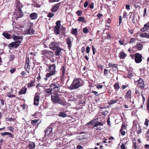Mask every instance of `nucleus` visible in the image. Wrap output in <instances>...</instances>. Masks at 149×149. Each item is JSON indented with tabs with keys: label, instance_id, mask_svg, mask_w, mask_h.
Masks as SVG:
<instances>
[{
	"label": "nucleus",
	"instance_id": "f3484780",
	"mask_svg": "<svg viewBox=\"0 0 149 149\" xmlns=\"http://www.w3.org/2000/svg\"><path fill=\"white\" fill-rule=\"evenodd\" d=\"M149 28V22L145 24L144 25V27L140 29L141 31L144 32L148 30Z\"/></svg>",
	"mask_w": 149,
	"mask_h": 149
},
{
	"label": "nucleus",
	"instance_id": "72a5a7b5",
	"mask_svg": "<svg viewBox=\"0 0 149 149\" xmlns=\"http://www.w3.org/2000/svg\"><path fill=\"white\" fill-rule=\"evenodd\" d=\"M35 144L34 142H31L29 144V148L30 149H32L35 147Z\"/></svg>",
	"mask_w": 149,
	"mask_h": 149
},
{
	"label": "nucleus",
	"instance_id": "c756f323",
	"mask_svg": "<svg viewBox=\"0 0 149 149\" xmlns=\"http://www.w3.org/2000/svg\"><path fill=\"white\" fill-rule=\"evenodd\" d=\"M27 90L26 88L25 87L22 88L20 91L19 92V94L20 95L24 94L25 93Z\"/></svg>",
	"mask_w": 149,
	"mask_h": 149
},
{
	"label": "nucleus",
	"instance_id": "e433bc0d",
	"mask_svg": "<svg viewBox=\"0 0 149 149\" xmlns=\"http://www.w3.org/2000/svg\"><path fill=\"white\" fill-rule=\"evenodd\" d=\"M37 102V93H36L35 95L34 98L33 104L34 105H37V104L36 102Z\"/></svg>",
	"mask_w": 149,
	"mask_h": 149
},
{
	"label": "nucleus",
	"instance_id": "412c9836",
	"mask_svg": "<svg viewBox=\"0 0 149 149\" xmlns=\"http://www.w3.org/2000/svg\"><path fill=\"white\" fill-rule=\"evenodd\" d=\"M135 47L138 50H141L143 48V45L141 43L137 44L135 46Z\"/></svg>",
	"mask_w": 149,
	"mask_h": 149
},
{
	"label": "nucleus",
	"instance_id": "a18cd8bd",
	"mask_svg": "<svg viewBox=\"0 0 149 149\" xmlns=\"http://www.w3.org/2000/svg\"><path fill=\"white\" fill-rule=\"evenodd\" d=\"M133 147L134 148V149H138V146L136 145V142H133Z\"/></svg>",
	"mask_w": 149,
	"mask_h": 149
},
{
	"label": "nucleus",
	"instance_id": "2eb2a0df",
	"mask_svg": "<svg viewBox=\"0 0 149 149\" xmlns=\"http://www.w3.org/2000/svg\"><path fill=\"white\" fill-rule=\"evenodd\" d=\"M52 90L50 88L46 89L45 90V94L46 96H49L50 95H52Z\"/></svg>",
	"mask_w": 149,
	"mask_h": 149
},
{
	"label": "nucleus",
	"instance_id": "79ce46f5",
	"mask_svg": "<svg viewBox=\"0 0 149 149\" xmlns=\"http://www.w3.org/2000/svg\"><path fill=\"white\" fill-rule=\"evenodd\" d=\"M136 131L138 134H139L141 133V129L140 127V126L139 125V128L138 129H137Z\"/></svg>",
	"mask_w": 149,
	"mask_h": 149
},
{
	"label": "nucleus",
	"instance_id": "8fccbe9b",
	"mask_svg": "<svg viewBox=\"0 0 149 149\" xmlns=\"http://www.w3.org/2000/svg\"><path fill=\"white\" fill-rule=\"evenodd\" d=\"M103 87V85H102L98 84L96 86V88L98 89H102Z\"/></svg>",
	"mask_w": 149,
	"mask_h": 149
},
{
	"label": "nucleus",
	"instance_id": "49530a36",
	"mask_svg": "<svg viewBox=\"0 0 149 149\" xmlns=\"http://www.w3.org/2000/svg\"><path fill=\"white\" fill-rule=\"evenodd\" d=\"M83 32L84 33L87 34L89 32V31L87 27H85L83 29Z\"/></svg>",
	"mask_w": 149,
	"mask_h": 149
},
{
	"label": "nucleus",
	"instance_id": "338daca9",
	"mask_svg": "<svg viewBox=\"0 0 149 149\" xmlns=\"http://www.w3.org/2000/svg\"><path fill=\"white\" fill-rule=\"evenodd\" d=\"M108 113V111H107L105 110V111H103L102 114L103 115H106Z\"/></svg>",
	"mask_w": 149,
	"mask_h": 149
},
{
	"label": "nucleus",
	"instance_id": "473e14b6",
	"mask_svg": "<svg viewBox=\"0 0 149 149\" xmlns=\"http://www.w3.org/2000/svg\"><path fill=\"white\" fill-rule=\"evenodd\" d=\"M77 21L84 22L85 23L86 22V21H85V18L83 17H79Z\"/></svg>",
	"mask_w": 149,
	"mask_h": 149
},
{
	"label": "nucleus",
	"instance_id": "6e6d98bb",
	"mask_svg": "<svg viewBox=\"0 0 149 149\" xmlns=\"http://www.w3.org/2000/svg\"><path fill=\"white\" fill-rule=\"evenodd\" d=\"M122 22V18L121 16H120L119 17V25H120Z\"/></svg>",
	"mask_w": 149,
	"mask_h": 149
},
{
	"label": "nucleus",
	"instance_id": "9d476101",
	"mask_svg": "<svg viewBox=\"0 0 149 149\" xmlns=\"http://www.w3.org/2000/svg\"><path fill=\"white\" fill-rule=\"evenodd\" d=\"M42 53L43 54H44L45 56L47 57L52 56L53 54V53L52 52L48 51L47 50H43L42 51Z\"/></svg>",
	"mask_w": 149,
	"mask_h": 149
},
{
	"label": "nucleus",
	"instance_id": "a211bd4d",
	"mask_svg": "<svg viewBox=\"0 0 149 149\" xmlns=\"http://www.w3.org/2000/svg\"><path fill=\"white\" fill-rule=\"evenodd\" d=\"M52 131V128L51 127H48L45 130V136H47L50 134Z\"/></svg>",
	"mask_w": 149,
	"mask_h": 149
},
{
	"label": "nucleus",
	"instance_id": "052dcab7",
	"mask_svg": "<svg viewBox=\"0 0 149 149\" xmlns=\"http://www.w3.org/2000/svg\"><path fill=\"white\" fill-rule=\"evenodd\" d=\"M126 127L125 125L122 124L120 129H122V130H123V129H126Z\"/></svg>",
	"mask_w": 149,
	"mask_h": 149
},
{
	"label": "nucleus",
	"instance_id": "69168bd1",
	"mask_svg": "<svg viewBox=\"0 0 149 149\" xmlns=\"http://www.w3.org/2000/svg\"><path fill=\"white\" fill-rule=\"evenodd\" d=\"M103 16V15L101 13H98L97 15V17L98 18H100Z\"/></svg>",
	"mask_w": 149,
	"mask_h": 149
},
{
	"label": "nucleus",
	"instance_id": "4468645a",
	"mask_svg": "<svg viewBox=\"0 0 149 149\" xmlns=\"http://www.w3.org/2000/svg\"><path fill=\"white\" fill-rule=\"evenodd\" d=\"M127 56V54L123 51H120L118 55V57L121 59H125Z\"/></svg>",
	"mask_w": 149,
	"mask_h": 149
},
{
	"label": "nucleus",
	"instance_id": "c85d7f7f",
	"mask_svg": "<svg viewBox=\"0 0 149 149\" xmlns=\"http://www.w3.org/2000/svg\"><path fill=\"white\" fill-rule=\"evenodd\" d=\"M58 116L60 117H61L63 118H65L67 116V114L65 112L62 111L59 112Z\"/></svg>",
	"mask_w": 149,
	"mask_h": 149
},
{
	"label": "nucleus",
	"instance_id": "4d7b16f0",
	"mask_svg": "<svg viewBox=\"0 0 149 149\" xmlns=\"http://www.w3.org/2000/svg\"><path fill=\"white\" fill-rule=\"evenodd\" d=\"M90 49V48L88 46L86 49V52L87 53L89 54Z\"/></svg>",
	"mask_w": 149,
	"mask_h": 149
},
{
	"label": "nucleus",
	"instance_id": "2f4dec72",
	"mask_svg": "<svg viewBox=\"0 0 149 149\" xmlns=\"http://www.w3.org/2000/svg\"><path fill=\"white\" fill-rule=\"evenodd\" d=\"M54 75V74L49 72V73H48L46 74L45 77L44 78V79L46 81H47L48 80L50 76Z\"/></svg>",
	"mask_w": 149,
	"mask_h": 149
},
{
	"label": "nucleus",
	"instance_id": "7ed1b4c3",
	"mask_svg": "<svg viewBox=\"0 0 149 149\" xmlns=\"http://www.w3.org/2000/svg\"><path fill=\"white\" fill-rule=\"evenodd\" d=\"M61 97V95L56 92H52L51 96L52 101L54 103L63 104V102Z\"/></svg>",
	"mask_w": 149,
	"mask_h": 149
},
{
	"label": "nucleus",
	"instance_id": "864d4df0",
	"mask_svg": "<svg viewBox=\"0 0 149 149\" xmlns=\"http://www.w3.org/2000/svg\"><path fill=\"white\" fill-rule=\"evenodd\" d=\"M120 132L121 134L122 135L124 136L125 134V131H123V130L120 129Z\"/></svg>",
	"mask_w": 149,
	"mask_h": 149
},
{
	"label": "nucleus",
	"instance_id": "423d86ee",
	"mask_svg": "<svg viewBox=\"0 0 149 149\" xmlns=\"http://www.w3.org/2000/svg\"><path fill=\"white\" fill-rule=\"evenodd\" d=\"M47 71L48 72L55 75L56 71V66L55 64H53L48 66V69Z\"/></svg>",
	"mask_w": 149,
	"mask_h": 149
},
{
	"label": "nucleus",
	"instance_id": "c9c22d12",
	"mask_svg": "<svg viewBox=\"0 0 149 149\" xmlns=\"http://www.w3.org/2000/svg\"><path fill=\"white\" fill-rule=\"evenodd\" d=\"M61 30L62 34H65L66 31V28L63 26H62L61 28Z\"/></svg>",
	"mask_w": 149,
	"mask_h": 149
},
{
	"label": "nucleus",
	"instance_id": "1a4fd4ad",
	"mask_svg": "<svg viewBox=\"0 0 149 149\" xmlns=\"http://www.w3.org/2000/svg\"><path fill=\"white\" fill-rule=\"evenodd\" d=\"M60 5V3H59L54 5L51 8V11L52 12H56L58 10L59 6Z\"/></svg>",
	"mask_w": 149,
	"mask_h": 149
},
{
	"label": "nucleus",
	"instance_id": "aec40b11",
	"mask_svg": "<svg viewBox=\"0 0 149 149\" xmlns=\"http://www.w3.org/2000/svg\"><path fill=\"white\" fill-rule=\"evenodd\" d=\"M17 11L19 13V15L18 17H16L15 15H14V18L16 19H17L18 18H20L22 17L23 16V14L20 8H18L17 10Z\"/></svg>",
	"mask_w": 149,
	"mask_h": 149
},
{
	"label": "nucleus",
	"instance_id": "58836bf2",
	"mask_svg": "<svg viewBox=\"0 0 149 149\" xmlns=\"http://www.w3.org/2000/svg\"><path fill=\"white\" fill-rule=\"evenodd\" d=\"M77 29H73V28L71 31V33L73 35H76L77 33Z\"/></svg>",
	"mask_w": 149,
	"mask_h": 149
},
{
	"label": "nucleus",
	"instance_id": "603ef678",
	"mask_svg": "<svg viewBox=\"0 0 149 149\" xmlns=\"http://www.w3.org/2000/svg\"><path fill=\"white\" fill-rule=\"evenodd\" d=\"M148 123L149 120L147 119H146L144 123V125L148 127Z\"/></svg>",
	"mask_w": 149,
	"mask_h": 149
},
{
	"label": "nucleus",
	"instance_id": "c03bdc74",
	"mask_svg": "<svg viewBox=\"0 0 149 149\" xmlns=\"http://www.w3.org/2000/svg\"><path fill=\"white\" fill-rule=\"evenodd\" d=\"M56 26L60 27L61 26V21L58 20L56 22Z\"/></svg>",
	"mask_w": 149,
	"mask_h": 149
},
{
	"label": "nucleus",
	"instance_id": "774afa93",
	"mask_svg": "<svg viewBox=\"0 0 149 149\" xmlns=\"http://www.w3.org/2000/svg\"><path fill=\"white\" fill-rule=\"evenodd\" d=\"M120 148L122 149H125V147L124 144H122L120 146Z\"/></svg>",
	"mask_w": 149,
	"mask_h": 149
},
{
	"label": "nucleus",
	"instance_id": "3c124183",
	"mask_svg": "<svg viewBox=\"0 0 149 149\" xmlns=\"http://www.w3.org/2000/svg\"><path fill=\"white\" fill-rule=\"evenodd\" d=\"M54 15V14L52 13H49L47 15L48 17L52 18L53 17Z\"/></svg>",
	"mask_w": 149,
	"mask_h": 149
},
{
	"label": "nucleus",
	"instance_id": "f704fd0d",
	"mask_svg": "<svg viewBox=\"0 0 149 149\" xmlns=\"http://www.w3.org/2000/svg\"><path fill=\"white\" fill-rule=\"evenodd\" d=\"M39 76L38 77V79H40V73H42L43 71V69L42 66L39 67Z\"/></svg>",
	"mask_w": 149,
	"mask_h": 149
},
{
	"label": "nucleus",
	"instance_id": "a878e982",
	"mask_svg": "<svg viewBox=\"0 0 149 149\" xmlns=\"http://www.w3.org/2000/svg\"><path fill=\"white\" fill-rule=\"evenodd\" d=\"M65 65L62 66L61 69L60 71L61 72V76L63 77L65 75Z\"/></svg>",
	"mask_w": 149,
	"mask_h": 149
},
{
	"label": "nucleus",
	"instance_id": "0eeeda50",
	"mask_svg": "<svg viewBox=\"0 0 149 149\" xmlns=\"http://www.w3.org/2000/svg\"><path fill=\"white\" fill-rule=\"evenodd\" d=\"M30 61L29 58V57L27 56L26 57V59L25 62V65L24 66V68L26 71L29 73V72L30 65L29 63Z\"/></svg>",
	"mask_w": 149,
	"mask_h": 149
},
{
	"label": "nucleus",
	"instance_id": "a19ab883",
	"mask_svg": "<svg viewBox=\"0 0 149 149\" xmlns=\"http://www.w3.org/2000/svg\"><path fill=\"white\" fill-rule=\"evenodd\" d=\"M6 135H10L11 136V138H13V135L10 133L8 132H5L2 133L1 134V135L2 136H4Z\"/></svg>",
	"mask_w": 149,
	"mask_h": 149
},
{
	"label": "nucleus",
	"instance_id": "09e8293b",
	"mask_svg": "<svg viewBox=\"0 0 149 149\" xmlns=\"http://www.w3.org/2000/svg\"><path fill=\"white\" fill-rule=\"evenodd\" d=\"M135 94L137 95V97H139L140 96V93L138 90H135Z\"/></svg>",
	"mask_w": 149,
	"mask_h": 149
},
{
	"label": "nucleus",
	"instance_id": "f8f14e48",
	"mask_svg": "<svg viewBox=\"0 0 149 149\" xmlns=\"http://www.w3.org/2000/svg\"><path fill=\"white\" fill-rule=\"evenodd\" d=\"M49 46L51 49L54 50L57 49V48L59 47L57 43L53 42L50 43Z\"/></svg>",
	"mask_w": 149,
	"mask_h": 149
},
{
	"label": "nucleus",
	"instance_id": "ddd939ff",
	"mask_svg": "<svg viewBox=\"0 0 149 149\" xmlns=\"http://www.w3.org/2000/svg\"><path fill=\"white\" fill-rule=\"evenodd\" d=\"M66 42L67 45H68V47L70 50L71 49L72 46V42L70 38L69 37H68L66 39Z\"/></svg>",
	"mask_w": 149,
	"mask_h": 149
},
{
	"label": "nucleus",
	"instance_id": "4c0bfd02",
	"mask_svg": "<svg viewBox=\"0 0 149 149\" xmlns=\"http://www.w3.org/2000/svg\"><path fill=\"white\" fill-rule=\"evenodd\" d=\"M34 81H31L30 83H29L28 84V87L30 88L33 86L34 85Z\"/></svg>",
	"mask_w": 149,
	"mask_h": 149
},
{
	"label": "nucleus",
	"instance_id": "393cba45",
	"mask_svg": "<svg viewBox=\"0 0 149 149\" xmlns=\"http://www.w3.org/2000/svg\"><path fill=\"white\" fill-rule=\"evenodd\" d=\"M3 35L7 39H10L12 38L11 36L9 33L5 32H3Z\"/></svg>",
	"mask_w": 149,
	"mask_h": 149
},
{
	"label": "nucleus",
	"instance_id": "9b49d317",
	"mask_svg": "<svg viewBox=\"0 0 149 149\" xmlns=\"http://www.w3.org/2000/svg\"><path fill=\"white\" fill-rule=\"evenodd\" d=\"M125 98L127 100H130V102L132 99V91L130 90H128L125 96Z\"/></svg>",
	"mask_w": 149,
	"mask_h": 149
},
{
	"label": "nucleus",
	"instance_id": "6ab92c4d",
	"mask_svg": "<svg viewBox=\"0 0 149 149\" xmlns=\"http://www.w3.org/2000/svg\"><path fill=\"white\" fill-rule=\"evenodd\" d=\"M33 31L32 29H28L24 31V34H32L33 33Z\"/></svg>",
	"mask_w": 149,
	"mask_h": 149
},
{
	"label": "nucleus",
	"instance_id": "680f3d73",
	"mask_svg": "<svg viewBox=\"0 0 149 149\" xmlns=\"http://www.w3.org/2000/svg\"><path fill=\"white\" fill-rule=\"evenodd\" d=\"M147 109L148 111H149V98L147 102Z\"/></svg>",
	"mask_w": 149,
	"mask_h": 149
},
{
	"label": "nucleus",
	"instance_id": "e2e57ef3",
	"mask_svg": "<svg viewBox=\"0 0 149 149\" xmlns=\"http://www.w3.org/2000/svg\"><path fill=\"white\" fill-rule=\"evenodd\" d=\"M94 3H92L89 6V8L91 9H93L94 8Z\"/></svg>",
	"mask_w": 149,
	"mask_h": 149
},
{
	"label": "nucleus",
	"instance_id": "bb28decb",
	"mask_svg": "<svg viewBox=\"0 0 149 149\" xmlns=\"http://www.w3.org/2000/svg\"><path fill=\"white\" fill-rule=\"evenodd\" d=\"M139 36L141 37L149 38V34L146 32L141 33L140 34Z\"/></svg>",
	"mask_w": 149,
	"mask_h": 149
},
{
	"label": "nucleus",
	"instance_id": "bf43d9fd",
	"mask_svg": "<svg viewBox=\"0 0 149 149\" xmlns=\"http://www.w3.org/2000/svg\"><path fill=\"white\" fill-rule=\"evenodd\" d=\"M127 12L126 11H124L123 14V18H126L127 16Z\"/></svg>",
	"mask_w": 149,
	"mask_h": 149
},
{
	"label": "nucleus",
	"instance_id": "7c9ffc66",
	"mask_svg": "<svg viewBox=\"0 0 149 149\" xmlns=\"http://www.w3.org/2000/svg\"><path fill=\"white\" fill-rule=\"evenodd\" d=\"M37 17V14L35 13H32L30 15V17L32 19H36Z\"/></svg>",
	"mask_w": 149,
	"mask_h": 149
},
{
	"label": "nucleus",
	"instance_id": "de8ad7c7",
	"mask_svg": "<svg viewBox=\"0 0 149 149\" xmlns=\"http://www.w3.org/2000/svg\"><path fill=\"white\" fill-rule=\"evenodd\" d=\"M96 120L95 119L93 120H92L90 121L89 122L87 123V124L88 125H93L94 124V123H95V121Z\"/></svg>",
	"mask_w": 149,
	"mask_h": 149
},
{
	"label": "nucleus",
	"instance_id": "5701e85b",
	"mask_svg": "<svg viewBox=\"0 0 149 149\" xmlns=\"http://www.w3.org/2000/svg\"><path fill=\"white\" fill-rule=\"evenodd\" d=\"M117 101L118 100H111L109 101H108V104L109 106H111L112 105L114 104L115 103H116L117 102Z\"/></svg>",
	"mask_w": 149,
	"mask_h": 149
},
{
	"label": "nucleus",
	"instance_id": "37998d69",
	"mask_svg": "<svg viewBox=\"0 0 149 149\" xmlns=\"http://www.w3.org/2000/svg\"><path fill=\"white\" fill-rule=\"evenodd\" d=\"M76 13L78 16H79L82 15V12L81 10H79L76 11Z\"/></svg>",
	"mask_w": 149,
	"mask_h": 149
},
{
	"label": "nucleus",
	"instance_id": "ea45409f",
	"mask_svg": "<svg viewBox=\"0 0 149 149\" xmlns=\"http://www.w3.org/2000/svg\"><path fill=\"white\" fill-rule=\"evenodd\" d=\"M6 120L7 121H8L9 122L10 121H13L15 122V119L14 118H6Z\"/></svg>",
	"mask_w": 149,
	"mask_h": 149
},
{
	"label": "nucleus",
	"instance_id": "dca6fc26",
	"mask_svg": "<svg viewBox=\"0 0 149 149\" xmlns=\"http://www.w3.org/2000/svg\"><path fill=\"white\" fill-rule=\"evenodd\" d=\"M108 66L109 67L112 68L113 70L116 71L118 70L117 65L116 64H112L111 63H109Z\"/></svg>",
	"mask_w": 149,
	"mask_h": 149
},
{
	"label": "nucleus",
	"instance_id": "20e7f679",
	"mask_svg": "<svg viewBox=\"0 0 149 149\" xmlns=\"http://www.w3.org/2000/svg\"><path fill=\"white\" fill-rule=\"evenodd\" d=\"M61 86L58 83H52L49 86L50 88L54 91L57 92L60 90Z\"/></svg>",
	"mask_w": 149,
	"mask_h": 149
},
{
	"label": "nucleus",
	"instance_id": "39448f33",
	"mask_svg": "<svg viewBox=\"0 0 149 149\" xmlns=\"http://www.w3.org/2000/svg\"><path fill=\"white\" fill-rule=\"evenodd\" d=\"M134 61L136 63H141L142 60V55L139 53H136L134 55Z\"/></svg>",
	"mask_w": 149,
	"mask_h": 149
},
{
	"label": "nucleus",
	"instance_id": "13d9d810",
	"mask_svg": "<svg viewBox=\"0 0 149 149\" xmlns=\"http://www.w3.org/2000/svg\"><path fill=\"white\" fill-rule=\"evenodd\" d=\"M108 70L104 69V75H107L108 74Z\"/></svg>",
	"mask_w": 149,
	"mask_h": 149
},
{
	"label": "nucleus",
	"instance_id": "f257e3e1",
	"mask_svg": "<svg viewBox=\"0 0 149 149\" xmlns=\"http://www.w3.org/2000/svg\"><path fill=\"white\" fill-rule=\"evenodd\" d=\"M23 37L22 36H18L16 35H13L12 38L15 41L10 43L8 45V47L11 48H16L17 47L20 45V44L23 39Z\"/></svg>",
	"mask_w": 149,
	"mask_h": 149
},
{
	"label": "nucleus",
	"instance_id": "4be33fe9",
	"mask_svg": "<svg viewBox=\"0 0 149 149\" xmlns=\"http://www.w3.org/2000/svg\"><path fill=\"white\" fill-rule=\"evenodd\" d=\"M63 49L59 47L57 48V49H56L55 52V55L56 56H59L60 53L61 52V51Z\"/></svg>",
	"mask_w": 149,
	"mask_h": 149
},
{
	"label": "nucleus",
	"instance_id": "5fc2aeb1",
	"mask_svg": "<svg viewBox=\"0 0 149 149\" xmlns=\"http://www.w3.org/2000/svg\"><path fill=\"white\" fill-rule=\"evenodd\" d=\"M7 96L8 97H15V96L14 95H11V93H7Z\"/></svg>",
	"mask_w": 149,
	"mask_h": 149
},
{
	"label": "nucleus",
	"instance_id": "0e129e2a",
	"mask_svg": "<svg viewBox=\"0 0 149 149\" xmlns=\"http://www.w3.org/2000/svg\"><path fill=\"white\" fill-rule=\"evenodd\" d=\"M135 39L134 38H132L130 39V42H129V43H132V42H135Z\"/></svg>",
	"mask_w": 149,
	"mask_h": 149
},
{
	"label": "nucleus",
	"instance_id": "6e6552de",
	"mask_svg": "<svg viewBox=\"0 0 149 149\" xmlns=\"http://www.w3.org/2000/svg\"><path fill=\"white\" fill-rule=\"evenodd\" d=\"M137 82L138 84L137 85L141 89H143L144 88L145 84L143 80L141 78H140L139 79L137 80Z\"/></svg>",
	"mask_w": 149,
	"mask_h": 149
},
{
	"label": "nucleus",
	"instance_id": "cd10ccee",
	"mask_svg": "<svg viewBox=\"0 0 149 149\" xmlns=\"http://www.w3.org/2000/svg\"><path fill=\"white\" fill-rule=\"evenodd\" d=\"M114 88L116 91H117L120 89V87L118 83L116 82L113 85Z\"/></svg>",
	"mask_w": 149,
	"mask_h": 149
},
{
	"label": "nucleus",
	"instance_id": "f03ea898",
	"mask_svg": "<svg viewBox=\"0 0 149 149\" xmlns=\"http://www.w3.org/2000/svg\"><path fill=\"white\" fill-rule=\"evenodd\" d=\"M84 82L79 78L74 79L71 84L70 86V88L71 90L75 89L78 88L83 86Z\"/></svg>",
	"mask_w": 149,
	"mask_h": 149
},
{
	"label": "nucleus",
	"instance_id": "b1692460",
	"mask_svg": "<svg viewBox=\"0 0 149 149\" xmlns=\"http://www.w3.org/2000/svg\"><path fill=\"white\" fill-rule=\"evenodd\" d=\"M60 27H58L55 26L54 28V33L56 35L59 34H60Z\"/></svg>",
	"mask_w": 149,
	"mask_h": 149
}]
</instances>
